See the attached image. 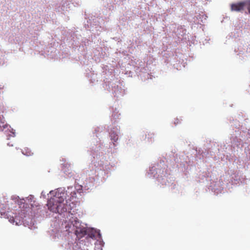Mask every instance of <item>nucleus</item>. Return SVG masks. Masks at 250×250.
Wrapping results in <instances>:
<instances>
[{
    "instance_id": "nucleus-1",
    "label": "nucleus",
    "mask_w": 250,
    "mask_h": 250,
    "mask_svg": "<svg viewBox=\"0 0 250 250\" xmlns=\"http://www.w3.org/2000/svg\"><path fill=\"white\" fill-rule=\"evenodd\" d=\"M64 193H56V195L48 200L47 206L48 209L53 212H58L59 207L64 200Z\"/></svg>"
},
{
    "instance_id": "nucleus-2",
    "label": "nucleus",
    "mask_w": 250,
    "mask_h": 250,
    "mask_svg": "<svg viewBox=\"0 0 250 250\" xmlns=\"http://www.w3.org/2000/svg\"><path fill=\"white\" fill-rule=\"evenodd\" d=\"M244 5V2L232 4L231 9L232 11H240L243 9Z\"/></svg>"
},
{
    "instance_id": "nucleus-3",
    "label": "nucleus",
    "mask_w": 250,
    "mask_h": 250,
    "mask_svg": "<svg viewBox=\"0 0 250 250\" xmlns=\"http://www.w3.org/2000/svg\"><path fill=\"white\" fill-rule=\"evenodd\" d=\"M7 218L11 223L14 224L15 222L16 225H18L20 222V220L18 219L17 217L11 216L10 214L7 216Z\"/></svg>"
},
{
    "instance_id": "nucleus-4",
    "label": "nucleus",
    "mask_w": 250,
    "mask_h": 250,
    "mask_svg": "<svg viewBox=\"0 0 250 250\" xmlns=\"http://www.w3.org/2000/svg\"><path fill=\"white\" fill-rule=\"evenodd\" d=\"M22 153L23 155L30 156L33 154V153L32 152V151L28 148H24L22 150Z\"/></svg>"
},
{
    "instance_id": "nucleus-5",
    "label": "nucleus",
    "mask_w": 250,
    "mask_h": 250,
    "mask_svg": "<svg viewBox=\"0 0 250 250\" xmlns=\"http://www.w3.org/2000/svg\"><path fill=\"white\" fill-rule=\"evenodd\" d=\"M110 137L111 139L113 140L114 142H116L118 139L117 135L114 133L111 134Z\"/></svg>"
},
{
    "instance_id": "nucleus-6",
    "label": "nucleus",
    "mask_w": 250,
    "mask_h": 250,
    "mask_svg": "<svg viewBox=\"0 0 250 250\" xmlns=\"http://www.w3.org/2000/svg\"><path fill=\"white\" fill-rule=\"evenodd\" d=\"M248 10L249 13H250V1L249 2Z\"/></svg>"
},
{
    "instance_id": "nucleus-7",
    "label": "nucleus",
    "mask_w": 250,
    "mask_h": 250,
    "mask_svg": "<svg viewBox=\"0 0 250 250\" xmlns=\"http://www.w3.org/2000/svg\"><path fill=\"white\" fill-rule=\"evenodd\" d=\"M82 233L83 234V235H84L85 234H86V231L85 230H83V231H82Z\"/></svg>"
}]
</instances>
